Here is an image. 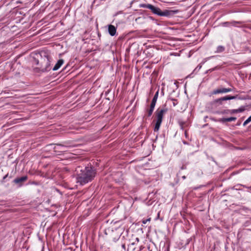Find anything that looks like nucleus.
<instances>
[{
	"mask_svg": "<svg viewBox=\"0 0 251 251\" xmlns=\"http://www.w3.org/2000/svg\"><path fill=\"white\" fill-rule=\"evenodd\" d=\"M96 175V170L91 165L86 166L77 173L76 176V183L84 185L94 179Z\"/></svg>",
	"mask_w": 251,
	"mask_h": 251,
	"instance_id": "f257e3e1",
	"label": "nucleus"
},
{
	"mask_svg": "<svg viewBox=\"0 0 251 251\" xmlns=\"http://www.w3.org/2000/svg\"><path fill=\"white\" fill-rule=\"evenodd\" d=\"M167 111V109H158L155 112L156 122L155 124L154 131L158 132L159 130L164 113Z\"/></svg>",
	"mask_w": 251,
	"mask_h": 251,
	"instance_id": "f03ea898",
	"label": "nucleus"
},
{
	"mask_svg": "<svg viewBox=\"0 0 251 251\" xmlns=\"http://www.w3.org/2000/svg\"><path fill=\"white\" fill-rule=\"evenodd\" d=\"M149 7L150 9L153 14L160 16L168 17L169 16L173 13L172 11H169L167 10H166L164 11H162L159 8L155 7L152 5L150 6Z\"/></svg>",
	"mask_w": 251,
	"mask_h": 251,
	"instance_id": "7ed1b4c3",
	"label": "nucleus"
},
{
	"mask_svg": "<svg viewBox=\"0 0 251 251\" xmlns=\"http://www.w3.org/2000/svg\"><path fill=\"white\" fill-rule=\"evenodd\" d=\"M45 63V67H42L41 70L42 72H48L50 70V58L48 56L46 57V59H44Z\"/></svg>",
	"mask_w": 251,
	"mask_h": 251,
	"instance_id": "20e7f679",
	"label": "nucleus"
},
{
	"mask_svg": "<svg viewBox=\"0 0 251 251\" xmlns=\"http://www.w3.org/2000/svg\"><path fill=\"white\" fill-rule=\"evenodd\" d=\"M232 91V89L230 88H218L214 90L212 94H217L220 93H226Z\"/></svg>",
	"mask_w": 251,
	"mask_h": 251,
	"instance_id": "39448f33",
	"label": "nucleus"
},
{
	"mask_svg": "<svg viewBox=\"0 0 251 251\" xmlns=\"http://www.w3.org/2000/svg\"><path fill=\"white\" fill-rule=\"evenodd\" d=\"M27 179V176H23L20 178H16L13 180V182L15 184H19V186H21L22 185V182L26 181Z\"/></svg>",
	"mask_w": 251,
	"mask_h": 251,
	"instance_id": "423d86ee",
	"label": "nucleus"
},
{
	"mask_svg": "<svg viewBox=\"0 0 251 251\" xmlns=\"http://www.w3.org/2000/svg\"><path fill=\"white\" fill-rule=\"evenodd\" d=\"M108 33L112 36H114L116 33V28L113 25H110L108 26Z\"/></svg>",
	"mask_w": 251,
	"mask_h": 251,
	"instance_id": "0eeeda50",
	"label": "nucleus"
},
{
	"mask_svg": "<svg viewBox=\"0 0 251 251\" xmlns=\"http://www.w3.org/2000/svg\"><path fill=\"white\" fill-rule=\"evenodd\" d=\"M241 23H242L241 22L233 21L232 22H224V23H223L222 24L224 26H229L230 25L237 26L236 24H240Z\"/></svg>",
	"mask_w": 251,
	"mask_h": 251,
	"instance_id": "6e6552de",
	"label": "nucleus"
},
{
	"mask_svg": "<svg viewBox=\"0 0 251 251\" xmlns=\"http://www.w3.org/2000/svg\"><path fill=\"white\" fill-rule=\"evenodd\" d=\"M64 60L62 59H59L57 62L56 63L52 70L53 71L57 70L63 64Z\"/></svg>",
	"mask_w": 251,
	"mask_h": 251,
	"instance_id": "1a4fd4ad",
	"label": "nucleus"
},
{
	"mask_svg": "<svg viewBox=\"0 0 251 251\" xmlns=\"http://www.w3.org/2000/svg\"><path fill=\"white\" fill-rule=\"evenodd\" d=\"M236 120V117H231L229 118H222L221 120V121L223 123H225V122H232V121H235Z\"/></svg>",
	"mask_w": 251,
	"mask_h": 251,
	"instance_id": "9d476101",
	"label": "nucleus"
},
{
	"mask_svg": "<svg viewBox=\"0 0 251 251\" xmlns=\"http://www.w3.org/2000/svg\"><path fill=\"white\" fill-rule=\"evenodd\" d=\"M236 97L235 96H226L221 98V100H231L235 99Z\"/></svg>",
	"mask_w": 251,
	"mask_h": 251,
	"instance_id": "9b49d317",
	"label": "nucleus"
},
{
	"mask_svg": "<svg viewBox=\"0 0 251 251\" xmlns=\"http://www.w3.org/2000/svg\"><path fill=\"white\" fill-rule=\"evenodd\" d=\"M225 50V48L224 46H219L217 48V50H216L215 51V52L216 53H220V52H223Z\"/></svg>",
	"mask_w": 251,
	"mask_h": 251,
	"instance_id": "f8f14e48",
	"label": "nucleus"
},
{
	"mask_svg": "<svg viewBox=\"0 0 251 251\" xmlns=\"http://www.w3.org/2000/svg\"><path fill=\"white\" fill-rule=\"evenodd\" d=\"M207 61V59H204L202 62L200 63V64H199L197 67L196 68V69H195V70H200L201 67H202V65L206 61Z\"/></svg>",
	"mask_w": 251,
	"mask_h": 251,
	"instance_id": "ddd939ff",
	"label": "nucleus"
},
{
	"mask_svg": "<svg viewBox=\"0 0 251 251\" xmlns=\"http://www.w3.org/2000/svg\"><path fill=\"white\" fill-rule=\"evenodd\" d=\"M178 124L180 126V129L183 130L184 129V125H185V123L181 121H179Z\"/></svg>",
	"mask_w": 251,
	"mask_h": 251,
	"instance_id": "4468645a",
	"label": "nucleus"
},
{
	"mask_svg": "<svg viewBox=\"0 0 251 251\" xmlns=\"http://www.w3.org/2000/svg\"><path fill=\"white\" fill-rule=\"evenodd\" d=\"M153 110L154 109H151V108H150V109H148L147 111V116L148 117H150L152 115Z\"/></svg>",
	"mask_w": 251,
	"mask_h": 251,
	"instance_id": "2eb2a0df",
	"label": "nucleus"
},
{
	"mask_svg": "<svg viewBox=\"0 0 251 251\" xmlns=\"http://www.w3.org/2000/svg\"><path fill=\"white\" fill-rule=\"evenodd\" d=\"M151 4H140L139 6L142 8H147L150 9V6H151Z\"/></svg>",
	"mask_w": 251,
	"mask_h": 251,
	"instance_id": "dca6fc26",
	"label": "nucleus"
},
{
	"mask_svg": "<svg viewBox=\"0 0 251 251\" xmlns=\"http://www.w3.org/2000/svg\"><path fill=\"white\" fill-rule=\"evenodd\" d=\"M158 94H159V89H158V90L156 91V92L155 93L153 99H152V100H154L155 101H157V98H158Z\"/></svg>",
	"mask_w": 251,
	"mask_h": 251,
	"instance_id": "f3484780",
	"label": "nucleus"
},
{
	"mask_svg": "<svg viewBox=\"0 0 251 251\" xmlns=\"http://www.w3.org/2000/svg\"><path fill=\"white\" fill-rule=\"evenodd\" d=\"M135 242H133L131 244H130L128 247V248L127 249V251H129V250L130 249H132V250H134L135 249L134 248H133V246L135 245Z\"/></svg>",
	"mask_w": 251,
	"mask_h": 251,
	"instance_id": "a211bd4d",
	"label": "nucleus"
},
{
	"mask_svg": "<svg viewBox=\"0 0 251 251\" xmlns=\"http://www.w3.org/2000/svg\"><path fill=\"white\" fill-rule=\"evenodd\" d=\"M237 109L238 113L243 112L245 110V107L244 106H241Z\"/></svg>",
	"mask_w": 251,
	"mask_h": 251,
	"instance_id": "6ab92c4d",
	"label": "nucleus"
},
{
	"mask_svg": "<svg viewBox=\"0 0 251 251\" xmlns=\"http://www.w3.org/2000/svg\"><path fill=\"white\" fill-rule=\"evenodd\" d=\"M156 102V101L152 100L150 108L154 109Z\"/></svg>",
	"mask_w": 251,
	"mask_h": 251,
	"instance_id": "aec40b11",
	"label": "nucleus"
},
{
	"mask_svg": "<svg viewBox=\"0 0 251 251\" xmlns=\"http://www.w3.org/2000/svg\"><path fill=\"white\" fill-rule=\"evenodd\" d=\"M151 220V218H149L145 219V220H143L142 223L143 224H146L147 223V222H150Z\"/></svg>",
	"mask_w": 251,
	"mask_h": 251,
	"instance_id": "412c9836",
	"label": "nucleus"
},
{
	"mask_svg": "<svg viewBox=\"0 0 251 251\" xmlns=\"http://www.w3.org/2000/svg\"><path fill=\"white\" fill-rule=\"evenodd\" d=\"M224 101L223 100H221V98L215 100V102L216 103H219V104H222V101Z\"/></svg>",
	"mask_w": 251,
	"mask_h": 251,
	"instance_id": "4be33fe9",
	"label": "nucleus"
},
{
	"mask_svg": "<svg viewBox=\"0 0 251 251\" xmlns=\"http://www.w3.org/2000/svg\"><path fill=\"white\" fill-rule=\"evenodd\" d=\"M171 100L173 101V105L174 106H175L177 104V102L176 101L177 100H176L174 99H171Z\"/></svg>",
	"mask_w": 251,
	"mask_h": 251,
	"instance_id": "5701e85b",
	"label": "nucleus"
},
{
	"mask_svg": "<svg viewBox=\"0 0 251 251\" xmlns=\"http://www.w3.org/2000/svg\"><path fill=\"white\" fill-rule=\"evenodd\" d=\"M250 122H251V121L249 120V118H248L243 123V126H245L248 124H249Z\"/></svg>",
	"mask_w": 251,
	"mask_h": 251,
	"instance_id": "b1692460",
	"label": "nucleus"
},
{
	"mask_svg": "<svg viewBox=\"0 0 251 251\" xmlns=\"http://www.w3.org/2000/svg\"><path fill=\"white\" fill-rule=\"evenodd\" d=\"M238 113L237 109H233L232 110L231 113Z\"/></svg>",
	"mask_w": 251,
	"mask_h": 251,
	"instance_id": "393cba45",
	"label": "nucleus"
},
{
	"mask_svg": "<svg viewBox=\"0 0 251 251\" xmlns=\"http://www.w3.org/2000/svg\"><path fill=\"white\" fill-rule=\"evenodd\" d=\"M122 248L125 250L126 251V245L125 244H122Z\"/></svg>",
	"mask_w": 251,
	"mask_h": 251,
	"instance_id": "a878e982",
	"label": "nucleus"
},
{
	"mask_svg": "<svg viewBox=\"0 0 251 251\" xmlns=\"http://www.w3.org/2000/svg\"><path fill=\"white\" fill-rule=\"evenodd\" d=\"M8 176V174H6L5 176H4L3 177V180H4L5 179H6V178H7Z\"/></svg>",
	"mask_w": 251,
	"mask_h": 251,
	"instance_id": "bb28decb",
	"label": "nucleus"
},
{
	"mask_svg": "<svg viewBox=\"0 0 251 251\" xmlns=\"http://www.w3.org/2000/svg\"><path fill=\"white\" fill-rule=\"evenodd\" d=\"M186 168V167L185 166H182L181 167V170H183V169H185Z\"/></svg>",
	"mask_w": 251,
	"mask_h": 251,
	"instance_id": "cd10ccee",
	"label": "nucleus"
},
{
	"mask_svg": "<svg viewBox=\"0 0 251 251\" xmlns=\"http://www.w3.org/2000/svg\"><path fill=\"white\" fill-rule=\"evenodd\" d=\"M184 133H185V137H187V131L186 130H185Z\"/></svg>",
	"mask_w": 251,
	"mask_h": 251,
	"instance_id": "c85d7f7f",
	"label": "nucleus"
},
{
	"mask_svg": "<svg viewBox=\"0 0 251 251\" xmlns=\"http://www.w3.org/2000/svg\"><path fill=\"white\" fill-rule=\"evenodd\" d=\"M159 215H160V213L158 212V214H157V217L155 219V220H156L157 219L159 218Z\"/></svg>",
	"mask_w": 251,
	"mask_h": 251,
	"instance_id": "c756f323",
	"label": "nucleus"
},
{
	"mask_svg": "<svg viewBox=\"0 0 251 251\" xmlns=\"http://www.w3.org/2000/svg\"><path fill=\"white\" fill-rule=\"evenodd\" d=\"M35 61L36 64L38 65L39 64V61L38 60H35Z\"/></svg>",
	"mask_w": 251,
	"mask_h": 251,
	"instance_id": "7c9ffc66",
	"label": "nucleus"
},
{
	"mask_svg": "<svg viewBox=\"0 0 251 251\" xmlns=\"http://www.w3.org/2000/svg\"><path fill=\"white\" fill-rule=\"evenodd\" d=\"M215 68H213V69H210V70H209V71L212 72V71L215 70Z\"/></svg>",
	"mask_w": 251,
	"mask_h": 251,
	"instance_id": "2f4dec72",
	"label": "nucleus"
},
{
	"mask_svg": "<svg viewBox=\"0 0 251 251\" xmlns=\"http://www.w3.org/2000/svg\"><path fill=\"white\" fill-rule=\"evenodd\" d=\"M182 178H183V179H185L186 178V176H182Z\"/></svg>",
	"mask_w": 251,
	"mask_h": 251,
	"instance_id": "473e14b6",
	"label": "nucleus"
},
{
	"mask_svg": "<svg viewBox=\"0 0 251 251\" xmlns=\"http://www.w3.org/2000/svg\"><path fill=\"white\" fill-rule=\"evenodd\" d=\"M136 241L138 242L139 241V239L138 238H136Z\"/></svg>",
	"mask_w": 251,
	"mask_h": 251,
	"instance_id": "72a5a7b5",
	"label": "nucleus"
},
{
	"mask_svg": "<svg viewBox=\"0 0 251 251\" xmlns=\"http://www.w3.org/2000/svg\"><path fill=\"white\" fill-rule=\"evenodd\" d=\"M244 187L247 188H248V189H251V187H247V186H244Z\"/></svg>",
	"mask_w": 251,
	"mask_h": 251,
	"instance_id": "f704fd0d",
	"label": "nucleus"
},
{
	"mask_svg": "<svg viewBox=\"0 0 251 251\" xmlns=\"http://www.w3.org/2000/svg\"><path fill=\"white\" fill-rule=\"evenodd\" d=\"M248 118H249V120H250L251 122V115Z\"/></svg>",
	"mask_w": 251,
	"mask_h": 251,
	"instance_id": "c9c22d12",
	"label": "nucleus"
},
{
	"mask_svg": "<svg viewBox=\"0 0 251 251\" xmlns=\"http://www.w3.org/2000/svg\"><path fill=\"white\" fill-rule=\"evenodd\" d=\"M57 146L63 147V146L61 144H57Z\"/></svg>",
	"mask_w": 251,
	"mask_h": 251,
	"instance_id": "e433bc0d",
	"label": "nucleus"
},
{
	"mask_svg": "<svg viewBox=\"0 0 251 251\" xmlns=\"http://www.w3.org/2000/svg\"><path fill=\"white\" fill-rule=\"evenodd\" d=\"M56 147H54V151H55V150H56Z\"/></svg>",
	"mask_w": 251,
	"mask_h": 251,
	"instance_id": "4c0bfd02",
	"label": "nucleus"
},
{
	"mask_svg": "<svg viewBox=\"0 0 251 251\" xmlns=\"http://www.w3.org/2000/svg\"><path fill=\"white\" fill-rule=\"evenodd\" d=\"M183 143H184V144H187V143H186V142H183Z\"/></svg>",
	"mask_w": 251,
	"mask_h": 251,
	"instance_id": "58836bf2",
	"label": "nucleus"
},
{
	"mask_svg": "<svg viewBox=\"0 0 251 251\" xmlns=\"http://www.w3.org/2000/svg\"><path fill=\"white\" fill-rule=\"evenodd\" d=\"M142 249V247L141 246V247H140V250H141Z\"/></svg>",
	"mask_w": 251,
	"mask_h": 251,
	"instance_id": "ea45409f",
	"label": "nucleus"
}]
</instances>
